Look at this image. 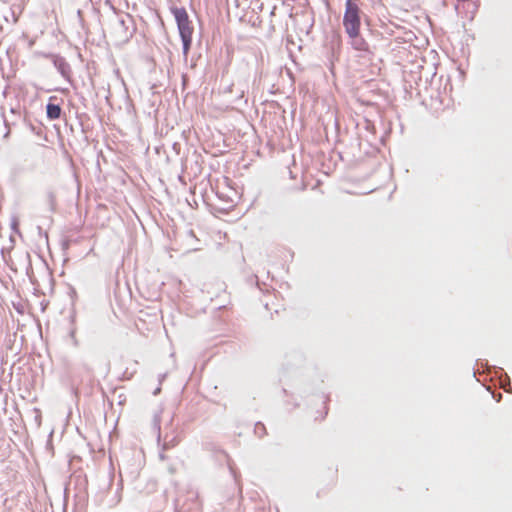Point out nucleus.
Segmentation results:
<instances>
[{
  "label": "nucleus",
  "instance_id": "f257e3e1",
  "mask_svg": "<svg viewBox=\"0 0 512 512\" xmlns=\"http://www.w3.org/2000/svg\"><path fill=\"white\" fill-rule=\"evenodd\" d=\"M171 11L177 22L179 34L183 42V53L187 55L191 47L194 28L185 8L175 7Z\"/></svg>",
  "mask_w": 512,
  "mask_h": 512
},
{
  "label": "nucleus",
  "instance_id": "f03ea898",
  "mask_svg": "<svg viewBox=\"0 0 512 512\" xmlns=\"http://www.w3.org/2000/svg\"><path fill=\"white\" fill-rule=\"evenodd\" d=\"M361 14L358 0H346L343 15V27L347 35H357L361 30Z\"/></svg>",
  "mask_w": 512,
  "mask_h": 512
},
{
  "label": "nucleus",
  "instance_id": "7ed1b4c3",
  "mask_svg": "<svg viewBox=\"0 0 512 512\" xmlns=\"http://www.w3.org/2000/svg\"><path fill=\"white\" fill-rule=\"evenodd\" d=\"M348 37L354 49L363 52L369 51V44L366 42L364 38L361 37L360 31H357L356 36L348 35Z\"/></svg>",
  "mask_w": 512,
  "mask_h": 512
},
{
  "label": "nucleus",
  "instance_id": "20e7f679",
  "mask_svg": "<svg viewBox=\"0 0 512 512\" xmlns=\"http://www.w3.org/2000/svg\"><path fill=\"white\" fill-rule=\"evenodd\" d=\"M61 115V108L57 104L48 103L47 105V116L51 120L58 119Z\"/></svg>",
  "mask_w": 512,
  "mask_h": 512
}]
</instances>
